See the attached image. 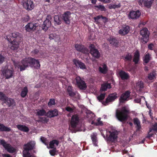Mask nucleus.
<instances>
[{
	"label": "nucleus",
	"instance_id": "nucleus-1",
	"mask_svg": "<svg viewBox=\"0 0 157 157\" xmlns=\"http://www.w3.org/2000/svg\"><path fill=\"white\" fill-rule=\"evenodd\" d=\"M14 65L15 68H20L21 71L25 70L29 66L36 69H38L40 67L39 60L31 57L25 58L21 61V63L14 62Z\"/></svg>",
	"mask_w": 157,
	"mask_h": 157
},
{
	"label": "nucleus",
	"instance_id": "nucleus-2",
	"mask_svg": "<svg viewBox=\"0 0 157 157\" xmlns=\"http://www.w3.org/2000/svg\"><path fill=\"white\" fill-rule=\"evenodd\" d=\"M21 34L17 32L12 33L6 36V39L10 42L9 47L11 49L17 50L18 48L19 43L21 41Z\"/></svg>",
	"mask_w": 157,
	"mask_h": 157
},
{
	"label": "nucleus",
	"instance_id": "nucleus-3",
	"mask_svg": "<svg viewBox=\"0 0 157 157\" xmlns=\"http://www.w3.org/2000/svg\"><path fill=\"white\" fill-rule=\"evenodd\" d=\"M35 144L34 141H31L24 145V150L23 152V157H34L30 153L31 150L35 148Z\"/></svg>",
	"mask_w": 157,
	"mask_h": 157
},
{
	"label": "nucleus",
	"instance_id": "nucleus-4",
	"mask_svg": "<svg viewBox=\"0 0 157 157\" xmlns=\"http://www.w3.org/2000/svg\"><path fill=\"white\" fill-rule=\"evenodd\" d=\"M106 132L108 141L115 142L117 140L118 133L114 128L111 127L106 129Z\"/></svg>",
	"mask_w": 157,
	"mask_h": 157
},
{
	"label": "nucleus",
	"instance_id": "nucleus-5",
	"mask_svg": "<svg viewBox=\"0 0 157 157\" xmlns=\"http://www.w3.org/2000/svg\"><path fill=\"white\" fill-rule=\"evenodd\" d=\"M129 112L128 109L126 107L122 108L121 110H117L116 112V116L118 119L120 121H125Z\"/></svg>",
	"mask_w": 157,
	"mask_h": 157
},
{
	"label": "nucleus",
	"instance_id": "nucleus-6",
	"mask_svg": "<svg viewBox=\"0 0 157 157\" xmlns=\"http://www.w3.org/2000/svg\"><path fill=\"white\" fill-rule=\"evenodd\" d=\"M79 123V119L78 116L77 114L73 115L70 121L69 129L71 130L74 129L75 131H81V130L77 128Z\"/></svg>",
	"mask_w": 157,
	"mask_h": 157
},
{
	"label": "nucleus",
	"instance_id": "nucleus-7",
	"mask_svg": "<svg viewBox=\"0 0 157 157\" xmlns=\"http://www.w3.org/2000/svg\"><path fill=\"white\" fill-rule=\"evenodd\" d=\"M21 3L24 8L27 10H31L34 8V5L32 0H22Z\"/></svg>",
	"mask_w": 157,
	"mask_h": 157
},
{
	"label": "nucleus",
	"instance_id": "nucleus-8",
	"mask_svg": "<svg viewBox=\"0 0 157 157\" xmlns=\"http://www.w3.org/2000/svg\"><path fill=\"white\" fill-rule=\"evenodd\" d=\"M0 144L3 146L5 150L9 152L13 153L15 152L16 149L12 147L11 144L7 143L4 140H1Z\"/></svg>",
	"mask_w": 157,
	"mask_h": 157
},
{
	"label": "nucleus",
	"instance_id": "nucleus-9",
	"mask_svg": "<svg viewBox=\"0 0 157 157\" xmlns=\"http://www.w3.org/2000/svg\"><path fill=\"white\" fill-rule=\"evenodd\" d=\"M0 99L3 101L4 103H6L9 106L14 104V101L13 99L7 97L2 92H0Z\"/></svg>",
	"mask_w": 157,
	"mask_h": 157
},
{
	"label": "nucleus",
	"instance_id": "nucleus-10",
	"mask_svg": "<svg viewBox=\"0 0 157 157\" xmlns=\"http://www.w3.org/2000/svg\"><path fill=\"white\" fill-rule=\"evenodd\" d=\"M140 33L142 36L141 40L145 43H147L150 34L147 29L144 28L140 30Z\"/></svg>",
	"mask_w": 157,
	"mask_h": 157
},
{
	"label": "nucleus",
	"instance_id": "nucleus-11",
	"mask_svg": "<svg viewBox=\"0 0 157 157\" xmlns=\"http://www.w3.org/2000/svg\"><path fill=\"white\" fill-rule=\"evenodd\" d=\"M14 72L13 68L10 69L8 67L6 69L2 70V73L3 76L7 79L12 78L13 76Z\"/></svg>",
	"mask_w": 157,
	"mask_h": 157
},
{
	"label": "nucleus",
	"instance_id": "nucleus-12",
	"mask_svg": "<svg viewBox=\"0 0 157 157\" xmlns=\"http://www.w3.org/2000/svg\"><path fill=\"white\" fill-rule=\"evenodd\" d=\"M38 25V23L30 22L25 26V29L27 32H32L35 30Z\"/></svg>",
	"mask_w": 157,
	"mask_h": 157
},
{
	"label": "nucleus",
	"instance_id": "nucleus-13",
	"mask_svg": "<svg viewBox=\"0 0 157 157\" xmlns=\"http://www.w3.org/2000/svg\"><path fill=\"white\" fill-rule=\"evenodd\" d=\"M52 19V17L51 15H47L46 19L44 22L43 29L44 30L46 31L50 26L51 25Z\"/></svg>",
	"mask_w": 157,
	"mask_h": 157
},
{
	"label": "nucleus",
	"instance_id": "nucleus-14",
	"mask_svg": "<svg viewBox=\"0 0 157 157\" xmlns=\"http://www.w3.org/2000/svg\"><path fill=\"white\" fill-rule=\"evenodd\" d=\"M117 94L114 93L109 95L105 101H104L102 103L105 105H108L109 102L113 101L117 98Z\"/></svg>",
	"mask_w": 157,
	"mask_h": 157
},
{
	"label": "nucleus",
	"instance_id": "nucleus-15",
	"mask_svg": "<svg viewBox=\"0 0 157 157\" xmlns=\"http://www.w3.org/2000/svg\"><path fill=\"white\" fill-rule=\"evenodd\" d=\"M89 48L90 50V53L91 55L96 58H99L100 56V53L98 50L95 48L94 45L91 44Z\"/></svg>",
	"mask_w": 157,
	"mask_h": 157
},
{
	"label": "nucleus",
	"instance_id": "nucleus-16",
	"mask_svg": "<svg viewBox=\"0 0 157 157\" xmlns=\"http://www.w3.org/2000/svg\"><path fill=\"white\" fill-rule=\"evenodd\" d=\"M75 79L77 85L80 89L85 90L86 89V84L84 81L81 79L80 77H76Z\"/></svg>",
	"mask_w": 157,
	"mask_h": 157
},
{
	"label": "nucleus",
	"instance_id": "nucleus-17",
	"mask_svg": "<svg viewBox=\"0 0 157 157\" xmlns=\"http://www.w3.org/2000/svg\"><path fill=\"white\" fill-rule=\"evenodd\" d=\"M141 15V13L139 10L130 11L128 15L129 19H136L139 18Z\"/></svg>",
	"mask_w": 157,
	"mask_h": 157
},
{
	"label": "nucleus",
	"instance_id": "nucleus-18",
	"mask_svg": "<svg viewBox=\"0 0 157 157\" xmlns=\"http://www.w3.org/2000/svg\"><path fill=\"white\" fill-rule=\"evenodd\" d=\"M154 0H139L138 2L140 5H143L147 8L150 7Z\"/></svg>",
	"mask_w": 157,
	"mask_h": 157
},
{
	"label": "nucleus",
	"instance_id": "nucleus-19",
	"mask_svg": "<svg viewBox=\"0 0 157 157\" xmlns=\"http://www.w3.org/2000/svg\"><path fill=\"white\" fill-rule=\"evenodd\" d=\"M75 47L76 50L78 51L81 52L83 53L89 54V50L88 49L84 48V46L82 45L76 44Z\"/></svg>",
	"mask_w": 157,
	"mask_h": 157
},
{
	"label": "nucleus",
	"instance_id": "nucleus-20",
	"mask_svg": "<svg viewBox=\"0 0 157 157\" xmlns=\"http://www.w3.org/2000/svg\"><path fill=\"white\" fill-rule=\"evenodd\" d=\"M67 90L70 96L71 97H73L75 96L76 98V100L79 98V95L76 92H74L72 91V87L71 86H68L67 89Z\"/></svg>",
	"mask_w": 157,
	"mask_h": 157
},
{
	"label": "nucleus",
	"instance_id": "nucleus-21",
	"mask_svg": "<svg viewBox=\"0 0 157 157\" xmlns=\"http://www.w3.org/2000/svg\"><path fill=\"white\" fill-rule=\"evenodd\" d=\"M73 62L76 67L82 69H86V66L84 63L77 59H73Z\"/></svg>",
	"mask_w": 157,
	"mask_h": 157
},
{
	"label": "nucleus",
	"instance_id": "nucleus-22",
	"mask_svg": "<svg viewBox=\"0 0 157 157\" xmlns=\"http://www.w3.org/2000/svg\"><path fill=\"white\" fill-rule=\"evenodd\" d=\"M130 92L129 91H127L122 94L121 97L120 99L121 102H123L125 101L129 100Z\"/></svg>",
	"mask_w": 157,
	"mask_h": 157
},
{
	"label": "nucleus",
	"instance_id": "nucleus-23",
	"mask_svg": "<svg viewBox=\"0 0 157 157\" xmlns=\"http://www.w3.org/2000/svg\"><path fill=\"white\" fill-rule=\"evenodd\" d=\"M130 28L128 26L124 25L122 27L119 31L120 34L123 35L127 34L129 31Z\"/></svg>",
	"mask_w": 157,
	"mask_h": 157
},
{
	"label": "nucleus",
	"instance_id": "nucleus-24",
	"mask_svg": "<svg viewBox=\"0 0 157 157\" xmlns=\"http://www.w3.org/2000/svg\"><path fill=\"white\" fill-rule=\"evenodd\" d=\"M71 14V13L70 12L67 11L64 13L63 15V19L65 22L67 24H69L70 23Z\"/></svg>",
	"mask_w": 157,
	"mask_h": 157
},
{
	"label": "nucleus",
	"instance_id": "nucleus-25",
	"mask_svg": "<svg viewBox=\"0 0 157 157\" xmlns=\"http://www.w3.org/2000/svg\"><path fill=\"white\" fill-rule=\"evenodd\" d=\"M118 76L123 80L128 79L129 77V75L127 73L122 71L119 72Z\"/></svg>",
	"mask_w": 157,
	"mask_h": 157
},
{
	"label": "nucleus",
	"instance_id": "nucleus-26",
	"mask_svg": "<svg viewBox=\"0 0 157 157\" xmlns=\"http://www.w3.org/2000/svg\"><path fill=\"white\" fill-rule=\"evenodd\" d=\"M58 114V111L55 109L49 111L46 113V116L49 117H52L57 116Z\"/></svg>",
	"mask_w": 157,
	"mask_h": 157
},
{
	"label": "nucleus",
	"instance_id": "nucleus-27",
	"mask_svg": "<svg viewBox=\"0 0 157 157\" xmlns=\"http://www.w3.org/2000/svg\"><path fill=\"white\" fill-rule=\"evenodd\" d=\"M99 71L102 73H106L108 71V68L106 65L105 64H101L99 67Z\"/></svg>",
	"mask_w": 157,
	"mask_h": 157
},
{
	"label": "nucleus",
	"instance_id": "nucleus-28",
	"mask_svg": "<svg viewBox=\"0 0 157 157\" xmlns=\"http://www.w3.org/2000/svg\"><path fill=\"white\" fill-rule=\"evenodd\" d=\"M59 144V142L57 140H53L50 142L49 147L48 146V148H54L56 146H58Z\"/></svg>",
	"mask_w": 157,
	"mask_h": 157
},
{
	"label": "nucleus",
	"instance_id": "nucleus-29",
	"mask_svg": "<svg viewBox=\"0 0 157 157\" xmlns=\"http://www.w3.org/2000/svg\"><path fill=\"white\" fill-rule=\"evenodd\" d=\"M91 139L92 140L93 144L95 146H98V141L97 137V134L93 133L91 136Z\"/></svg>",
	"mask_w": 157,
	"mask_h": 157
},
{
	"label": "nucleus",
	"instance_id": "nucleus-30",
	"mask_svg": "<svg viewBox=\"0 0 157 157\" xmlns=\"http://www.w3.org/2000/svg\"><path fill=\"white\" fill-rule=\"evenodd\" d=\"M140 52L137 50L134 53L133 61L135 63H137L140 59Z\"/></svg>",
	"mask_w": 157,
	"mask_h": 157
},
{
	"label": "nucleus",
	"instance_id": "nucleus-31",
	"mask_svg": "<svg viewBox=\"0 0 157 157\" xmlns=\"http://www.w3.org/2000/svg\"><path fill=\"white\" fill-rule=\"evenodd\" d=\"M144 88L143 83L142 82H138L135 86V88L137 91H141Z\"/></svg>",
	"mask_w": 157,
	"mask_h": 157
},
{
	"label": "nucleus",
	"instance_id": "nucleus-32",
	"mask_svg": "<svg viewBox=\"0 0 157 157\" xmlns=\"http://www.w3.org/2000/svg\"><path fill=\"white\" fill-rule=\"evenodd\" d=\"M134 124L136 126L137 131H140L141 128V126L139 120L137 118H135L134 119Z\"/></svg>",
	"mask_w": 157,
	"mask_h": 157
},
{
	"label": "nucleus",
	"instance_id": "nucleus-33",
	"mask_svg": "<svg viewBox=\"0 0 157 157\" xmlns=\"http://www.w3.org/2000/svg\"><path fill=\"white\" fill-rule=\"evenodd\" d=\"M18 129L21 131L27 132L29 131L28 128L25 125H18L17 126Z\"/></svg>",
	"mask_w": 157,
	"mask_h": 157
},
{
	"label": "nucleus",
	"instance_id": "nucleus-34",
	"mask_svg": "<svg viewBox=\"0 0 157 157\" xmlns=\"http://www.w3.org/2000/svg\"><path fill=\"white\" fill-rule=\"evenodd\" d=\"M86 117L88 120L93 121L94 117L95 116L94 114L91 113V112L89 111L86 112Z\"/></svg>",
	"mask_w": 157,
	"mask_h": 157
},
{
	"label": "nucleus",
	"instance_id": "nucleus-35",
	"mask_svg": "<svg viewBox=\"0 0 157 157\" xmlns=\"http://www.w3.org/2000/svg\"><path fill=\"white\" fill-rule=\"evenodd\" d=\"M111 87L110 84V83H105L101 85V90L105 91L107 89L110 88Z\"/></svg>",
	"mask_w": 157,
	"mask_h": 157
},
{
	"label": "nucleus",
	"instance_id": "nucleus-36",
	"mask_svg": "<svg viewBox=\"0 0 157 157\" xmlns=\"http://www.w3.org/2000/svg\"><path fill=\"white\" fill-rule=\"evenodd\" d=\"M49 38L50 40L54 39L56 41H58L59 40V37L54 33L51 34L49 35Z\"/></svg>",
	"mask_w": 157,
	"mask_h": 157
},
{
	"label": "nucleus",
	"instance_id": "nucleus-37",
	"mask_svg": "<svg viewBox=\"0 0 157 157\" xmlns=\"http://www.w3.org/2000/svg\"><path fill=\"white\" fill-rule=\"evenodd\" d=\"M11 130V129L5 126L3 124H0V131H2L9 132Z\"/></svg>",
	"mask_w": 157,
	"mask_h": 157
},
{
	"label": "nucleus",
	"instance_id": "nucleus-38",
	"mask_svg": "<svg viewBox=\"0 0 157 157\" xmlns=\"http://www.w3.org/2000/svg\"><path fill=\"white\" fill-rule=\"evenodd\" d=\"M108 40L110 44L114 46H116L117 45V40L112 37H110Z\"/></svg>",
	"mask_w": 157,
	"mask_h": 157
},
{
	"label": "nucleus",
	"instance_id": "nucleus-39",
	"mask_svg": "<svg viewBox=\"0 0 157 157\" xmlns=\"http://www.w3.org/2000/svg\"><path fill=\"white\" fill-rule=\"evenodd\" d=\"M36 114L40 116H46V113L45 111L43 109L37 110Z\"/></svg>",
	"mask_w": 157,
	"mask_h": 157
},
{
	"label": "nucleus",
	"instance_id": "nucleus-40",
	"mask_svg": "<svg viewBox=\"0 0 157 157\" xmlns=\"http://www.w3.org/2000/svg\"><path fill=\"white\" fill-rule=\"evenodd\" d=\"M54 21L55 24L56 25H59L61 23V18L58 15H55L54 17Z\"/></svg>",
	"mask_w": 157,
	"mask_h": 157
},
{
	"label": "nucleus",
	"instance_id": "nucleus-41",
	"mask_svg": "<svg viewBox=\"0 0 157 157\" xmlns=\"http://www.w3.org/2000/svg\"><path fill=\"white\" fill-rule=\"evenodd\" d=\"M151 57L150 54L147 53L144 58V63H148L151 59Z\"/></svg>",
	"mask_w": 157,
	"mask_h": 157
},
{
	"label": "nucleus",
	"instance_id": "nucleus-42",
	"mask_svg": "<svg viewBox=\"0 0 157 157\" xmlns=\"http://www.w3.org/2000/svg\"><path fill=\"white\" fill-rule=\"evenodd\" d=\"M156 74L155 72H152L148 75V78L150 80L154 79L155 78Z\"/></svg>",
	"mask_w": 157,
	"mask_h": 157
},
{
	"label": "nucleus",
	"instance_id": "nucleus-43",
	"mask_svg": "<svg viewBox=\"0 0 157 157\" xmlns=\"http://www.w3.org/2000/svg\"><path fill=\"white\" fill-rule=\"evenodd\" d=\"M28 92V89L26 87H25L21 93V96L23 98L25 97Z\"/></svg>",
	"mask_w": 157,
	"mask_h": 157
},
{
	"label": "nucleus",
	"instance_id": "nucleus-44",
	"mask_svg": "<svg viewBox=\"0 0 157 157\" xmlns=\"http://www.w3.org/2000/svg\"><path fill=\"white\" fill-rule=\"evenodd\" d=\"M97 121V122L95 123L93 121H91V124H94L96 125H101L102 124V121H101V118H100L98 119Z\"/></svg>",
	"mask_w": 157,
	"mask_h": 157
},
{
	"label": "nucleus",
	"instance_id": "nucleus-45",
	"mask_svg": "<svg viewBox=\"0 0 157 157\" xmlns=\"http://www.w3.org/2000/svg\"><path fill=\"white\" fill-rule=\"evenodd\" d=\"M150 131H154L155 132H157V123H155L153 124L151 128H150Z\"/></svg>",
	"mask_w": 157,
	"mask_h": 157
},
{
	"label": "nucleus",
	"instance_id": "nucleus-46",
	"mask_svg": "<svg viewBox=\"0 0 157 157\" xmlns=\"http://www.w3.org/2000/svg\"><path fill=\"white\" fill-rule=\"evenodd\" d=\"M132 56L130 53L127 54L124 57V59L126 60L131 61L132 59Z\"/></svg>",
	"mask_w": 157,
	"mask_h": 157
},
{
	"label": "nucleus",
	"instance_id": "nucleus-47",
	"mask_svg": "<svg viewBox=\"0 0 157 157\" xmlns=\"http://www.w3.org/2000/svg\"><path fill=\"white\" fill-rule=\"evenodd\" d=\"M105 93L101 94L99 96H97L98 99L99 101H101L105 98Z\"/></svg>",
	"mask_w": 157,
	"mask_h": 157
},
{
	"label": "nucleus",
	"instance_id": "nucleus-48",
	"mask_svg": "<svg viewBox=\"0 0 157 157\" xmlns=\"http://www.w3.org/2000/svg\"><path fill=\"white\" fill-rule=\"evenodd\" d=\"M55 104V100L54 99H51L49 101L48 103V105L49 107L51 106L52 105Z\"/></svg>",
	"mask_w": 157,
	"mask_h": 157
},
{
	"label": "nucleus",
	"instance_id": "nucleus-49",
	"mask_svg": "<svg viewBox=\"0 0 157 157\" xmlns=\"http://www.w3.org/2000/svg\"><path fill=\"white\" fill-rule=\"evenodd\" d=\"M41 141L46 145H47L48 144V141L43 137H41L40 138Z\"/></svg>",
	"mask_w": 157,
	"mask_h": 157
},
{
	"label": "nucleus",
	"instance_id": "nucleus-50",
	"mask_svg": "<svg viewBox=\"0 0 157 157\" xmlns=\"http://www.w3.org/2000/svg\"><path fill=\"white\" fill-rule=\"evenodd\" d=\"M97 8H98L101 11H105V7L101 5H99L95 6Z\"/></svg>",
	"mask_w": 157,
	"mask_h": 157
},
{
	"label": "nucleus",
	"instance_id": "nucleus-51",
	"mask_svg": "<svg viewBox=\"0 0 157 157\" xmlns=\"http://www.w3.org/2000/svg\"><path fill=\"white\" fill-rule=\"evenodd\" d=\"M101 18L102 19H104V17L102 16L99 15L97 16L96 17H94V19L95 20V22L96 23H98V20Z\"/></svg>",
	"mask_w": 157,
	"mask_h": 157
},
{
	"label": "nucleus",
	"instance_id": "nucleus-52",
	"mask_svg": "<svg viewBox=\"0 0 157 157\" xmlns=\"http://www.w3.org/2000/svg\"><path fill=\"white\" fill-rule=\"evenodd\" d=\"M56 152V150L55 149L49 151V153L51 155L54 156L55 155Z\"/></svg>",
	"mask_w": 157,
	"mask_h": 157
},
{
	"label": "nucleus",
	"instance_id": "nucleus-53",
	"mask_svg": "<svg viewBox=\"0 0 157 157\" xmlns=\"http://www.w3.org/2000/svg\"><path fill=\"white\" fill-rule=\"evenodd\" d=\"M65 109L66 111L70 113H72L73 112V109L72 108H71L70 107H66L65 108Z\"/></svg>",
	"mask_w": 157,
	"mask_h": 157
},
{
	"label": "nucleus",
	"instance_id": "nucleus-54",
	"mask_svg": "<svg viewBox=\"0 0 157 157\" xmlns=\"http://www.w3.org/2000/svg\"><path fill=\"white\" fill-rule=\"evenodd\" d=\"M5 57L0 55V64L2 63L5 60Z\"/></svg>",
	"mask_w": 157,
	"mask_h": 157
},
{
	"label": "nucleus",
	"instance_id": "nucleus-55",
	"mask_svg": "<svg viewBox=\"0 0 157 157\" xmlns=\"http://www.w3.org/2000/svg\"><path fill=\"white\" fill-rule=\"evenodd\" d=\"M40 121L43 123H44L48 121V119L46 117H41L40 119Z\"/></svg>",
	"mask_w": 157,
	"mask_h": 157
},
{
	"label": "nucleus",
	"instance_id": "nucleus-56",
	"mask_svg": "<svg viewBox=\"0 0 157 157\" xmlns=\"http://www.w3.org/2000/svg\"><path fill=\"white\" fill-rule=\"evenodd\" d=\"M151 131H150V129L149 130V132L148 133V135L147 136V137L148 138H150L151 137H152L153 133H152L151 132Z\"/></svg>",
	"mask_w": 157,
	"mask_h": 157
},
{
	"label": "nucleus",
	"instance_id": "nucleus-57",
	"mask_svg": "<svg viewBox=\"0 0 157 157\" xmlns=\"http://www.w3.org/2000/svg\"><path fill=\"white\" fill-rule=\"evenodd\" d=\"M29 17L28 16H25L24 18L23 19V20L25 21L26 22L29 21Z\"/></svg>",
	"mask_w": 157,
	"mask_h": 157
},
{
	"label": "nucleus",
	"instance_id": "nucleus-58",
	"mask_svg": "<svg viewBox=\"0 0 157 157\" xmlns=\"http://www.w3.org/2000/svg\"><path fill=\"white\" fill-rule=\"evenodd\" d=\"M98 1H101L102 2L104 3H109L110 2V0H98Z\"/></svg>",
	"mask_w": 157,
	"mask_h": 157
},
{
	"label": "nucleus",
	"instance_id": "nucleus-59",
	"mask_svg": "<svg viewBox=\"0 0 157 157\" xmlns=\"http://www.w3.org/2000/svg\"><path fill=\"white\" fill-rule=\"evenodd\" d=\"M153 45L151 44L148 45V48L149 49L152 50L153 49Z\"/></svg>",
	"mask_w": 157,
	"mask_h": 157
},
{
	"label": "nucleus",
	"instance_id": "nucleus-60",
	"mask_svg": "<svg viewBox=\"0 0 157 157\" xmlns=\"http://www.w3.org/2000/svg\"><path fill=\"white\" fill-rule=\"evenodd\" d=\"M3 157H12L11 156L8 154H2Z\"/></svg>",
	"mask_w": 157,
	"mask_h": 157
},
{
	"label": "nucleus",
	"instance_id": "nucleus-61",
	"mask_svg": "<svg viewBox=\"0 0 157 157\" xmlns=\"http://www.w3.org/2000/svg\"><path fill=\"white\" fill-rule=\"evenodd\" d=\"M115 4H112L109 6V8L110 9H115Z\"/></svg>",
	"mask_w": 157,
	"mask_h": 157
},
{
	"label": "nucleus",
	"instance_id": "nucleus-62",
	"mask_svg": "<svg viewBox=\"0 0 157 157\" xmlns=\"http://www.w3.org/2000/svg\"><path fill=\"white\" fill-rule=\"evenodd\" d=\"M32 52L33 54H37L39 52V51L37 49H35Z\"/></svg>",
	"mask_w": 157,
	"mask_h": 157
},
{
	"label": "nucleus",
	"instance_id": "nucleus-63",
	"mask_svg": "<svg viewBox=\"0 0 157 157\" xmlns=\"http://www.w3.org/2000/svg\"><path fill=\"white\" fill-rule=\"evenodd\" d=\"M100 131L101 132V134L102 136L105 138V136L104 134V132H105V131H103L102 130H100Z\"/></svg>",
	"mask_w": 157,
	"mask_h": 157
},
{
	"label": "nucleus",
	"instance_id": "nucleus-64",
	"mask_svg": "<svg viewBox=\"0 0 157 157\" xmlns=\"http://www.w3.org/2000/svg\"><path fill=\"white\" fill-rule=\"evenodd\" d=\"M134 101H135V102L138 103L140 102L141 100L140 98H138L135 99Z\"/></svg>",
	"mask_w": 157,
	"mask_h": 157
}]
</instances>
